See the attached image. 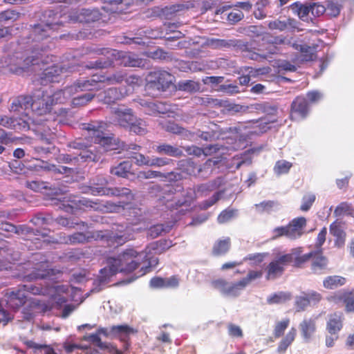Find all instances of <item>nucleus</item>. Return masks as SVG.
Segmentation results:
<instances>
[{"label": "nucleus", "mask_w": 354, "mask_h": 354, "mask_svg": "<svg viewBox=\"0 0 354 354\" xmlns=\"http://www.w3.org/2000/svg\"><path fill=\"white\" fill-rule=\"evenodd\" d=\"M124 75L121 73L113 75V76L105 77L104 76L95 75L91 80L83 81L77 84L67 87L63 91H59L50 95L47 91L42 95L41 98L32 99L30 96H22L12 102V109L15 111H19L17 106H19L21 109H28L31 108L38 114L42 115L49 111L50 106L57 103H64L72 95L77 92L78 89L81 91H92L102 88V84H114L121 82Z\"/></svg>", "instance_id": "1"}, {"label": "nucleus", "mask_w": 354, "mask_h": 354, "mask_svg": "<svg viewBox=\"0 0 354 354\" xmlns=\"http://www.w3.org/2000/svg\"><path fill=\"white\" fill-rule=\"evenodd\" d=\"M162 245V249L169 248L171 243L166 241L151 243L150 246L141 252H138L133 248H129L118 255L117 258H109L107 260L108 268H104L100 270V280L106 281L107 278L115 274L118 272H131L135 270L145 261L149 259L151 250H157L158 245Z\"/></svg>", "instance_id": "2"}, {"label": "nucleus", "mask_w": 354, "mask_h": 354, "mask_svg": "<svg viewBox=\"0 0 354 354\" xmlns=\"http://www.w3.org/2000/svg\"><path fill=\"white\" fill-rule=\"evenodd\" d=\"M6 304L12 309H18L22 305H26L24 311L26 319H30L35 313H44L53 307L52 304H46L36 299H28V296L22 289L8 294Z\"/></svg>", "instance_id": "3"}, {"label": "nucleus", "mask_w": 354, "mask_h": 354, "mask_svg": "<svg viewBox=\"0 0 354 354\" xmlns=\"http://www.w3.org/2000/svg\"><path fill=\"white\" fill-rule=\"evenodd\" d=\"M24 292L26 293H32V295H50L52 299L51 301L48 303L52 304L53 305V301L57 303L58 304H61L66 301V297L62 295V293L67 294L69 291V287L67 286H56L53 287H50L49 288H41L38 284H30V285H24L22 289Z\"/></svg>", "instance_id": "4"}, {"label": "nucleus", "mask_w": 354, "mask_h": 354, "mask_svg": "<svg viewBox=\"0 0 354 354\" xmlns=\"http://www.w3.org/2000/svg\"><path fill=\"white\" fill-rule=\"evenodd\" d=\"M241 283V280L237 283H229L223 279L215 280L212 282L215 288L218 290L223 294L230 297L238 296L241 291L246 287L243 286Z\"/></svg>", "instance_id": "5"}, {"label": "nucleus", "mask_w": 354, "mask_h": 354, "mask_svg": "<svg viewBox=\"0 0 354 354\" xmlns=\"http://www.w3.org/2000/svg\"><path fill=\"white\" fill-rule=\"evenodd\" d=\"M106 124L102 122H95L92 124H88L86 129L88 131V136L95 143L106 145L109 142V138L105 137L103 130L105 129Z\"/></svg>", "instance_id": "6"}, {"label": "nucleus", "mask_w": 354, "mask_h": 354, "mask_svg": "<svg viewBox=\"0 0 354 354\" xmlns=\"http://www.w3.org/2000/svg\"><path fill=\"white\" fill-rule=\"evenodd\" d=\"M306 225V219L303 217H297L292 219L286 225L288 229V238L292 240L297 239L304 234Z\"/></svg>", "instance_id": "7"}, {"label": "nucleus", "mask_w": 354, "mask_h": 354, "mask_svg": "<svg viewBox=\"0 0 354 354\" xmlns=\"http://www.w3.org/2000/svg\"><path fill=\"white\" fill-rule=\"evenodd\" d=\"M308 113V104L304 97H297L292 104L290 117L293 120L304 118Z\"/></svg>", "instance_id": "8"}, {"label": "nucleus", "mask_w": 354, "mask_h": 354, "mask_svg": "<svg viewBox=\"0 0 354 354\" xmlns=\"http://www.w3.org/2000/svg\"><path fill=\"white\" fill-rule=\"evenodd\" d=\"M134 120L131 110L123 107L115 109L113 113V122L122 127H129Z\"/></svg>", "instance_id": "9"}, {"label": "nucleus", "mask_w": 354, "mask_h": 354, "mask_svg": "<svg viewBox=\"0 0 354 354\" xmlns=\"http://www.w3.org/2000/svg\"><path fill=\"white\" fill-rule=\"evenodd\" d=\"M100 334H104L106 336H108L109 335V333L107 332V329L101 328L98 330L97 333L90 335L88 337V339L93 342L94 344L97 345L100 348L106 351L110 354H122V353L113 345L102 343L99 337Z\"/></svg>", "instance_id": "10"}, {"label": "nucleus", "mask_w": 354, "mask_h": 354, "mask_svg": "<svg viewBox=\"0 0 354 354\" xmlns=\"http://www.w3.org/2000/svg\"><path fill=\"white\" fill-rule=\"evenodd\" d=\"M59 24H41L35 26L32 30L34 39L37 41L43 40L44 38L51 35L54 30H56Z\"/></svg>", "instance_id": "11"}, {"label": "nucleus", "mask_w": 354, "mask_h": 354, "mask_svg": "<svg viewBox=\"0 0 354 354\" xmlns=\"http://www.w3.org/2000/svg\"><path fill=\"white\" fill-rule=\"evenodd\" d=\"M299 328L301 337L306 342H309L316 331V320L313 318H305L299 324Z\"/></svg>", "instance_id": "12"}, {"label": "nucleus", "mask_w": 354, "mask_h": 354, "mask_svg": "<svg viewBox=\"0 0 354 354\" xmlns=\"http://www.w3.org/2000/svg\"><path fill=\"white\" fill-rule=\"evenodd\" d=\"M343 315L334 313L329 317L327 322V330L331 335L337 334L342 328Z\"/></svg>", "instance_id": "13"}, {"label": "nucleus", "mask_w": 354, "mask_h": 354, "mask_svg": "<svg viewBox=\"0 0 354 354\" xmlns=\"http://www.w3.org/2000/svg\"><path fill=\"white\" fill-rule=\"evenodd\" d=\"M330 233L336 237L335 245L337 247H342L344 244L346 234L340 223H333L330 226Z\"/></svg>", "instance_id": "14"}, {"label": "nucleus", "mask_w": 354, "mask_h": 354, "mask_svg": "<svg viewBox=\"0 0 354 354\" xmlns=\"http://www.w3.org/2000/svg\"><path fill=\"white\" fill-rule=\"evenodd\" d=\"M292 11L304 21H312L310 15V7L309 4H301L296 3L292 6Z\"/></svg>", "instance_id": "15"}, {"label": "nucleus", "mask_w": 354, "mask_h": 354, "mask_svg": "<svg viewBox=\"0 0 354 354\" xmlns=\"http://www.w3.org/2000/svg\"><path fill=\"white\" fill-rule=\"evenodd\" d=\"M64 68L58 66H52L46 68L42 79L44 82H57L58 76L63 73Z\"/></svg>", "instance_id": "16"}, {"label": "nucleus", "mask_w": 354, "mask_h": 354, "mask_svg": "<svg viewBox=\"0 0 354 354\" xmlns=\"http://www.w3.org/2000/svg\"><path fill=\"white\" fill-rule=\"evenodd\" d=\"M297 330L295 328H291L286 336L279 342L277 351L279 353H284L288 346L293 342L295 339Z\"/></svg>", "instance_id": "17"}, {"label": "nucleus", "mask_w": 354, "mask_h": 354, "mask_svg": "<svg viewBox=\"0 0 354 354\" xmlns=\"http://www.w3.org/2000/svg\"><path fill=\"white\" fill-rule=\"evenodd\" d=\"M346 283V279L339 276H330L324 279L323 286L327 289H335L343 286Z\"/></svg>", "instance_id": "18"}, {"label": "nucleus", "mask_w": 354, "mask_h": 354, "mask_svg": "<svg viewBox=\"0 0 354 354\" xmlns=\"http://www.w3.org/2000/svg\"><path fill=\"white\" fill-rule=\"evenodd\" d=\"M314 254L312 257L313 259V269L315 272H318L319 270L326 268L328 261L319 252H313Z\"/></svg>", "instance_id": "19"}, {"label": "nucleus", "mask_w": 354, "mask_h": 354, "mask_svg": "<svg viewBox=\"0 0 354 354\" xmlns=\"http://www.w3.org/2000/svg\"><path fill=\"white\" fill-rule=\"evenodd\" d=\"M133 329L129 327L127 325H120L112 326L109 334L118 335L120 338L124 339L126 337L130 334H133Z\"/></svg>", "instance_id": "20"}, {"label": "nucleus", "mask_w": 354, "mask_h": 354, "mask_svg": "<svg viewBox=\"0 0 354 354\" xmlns=\"http://www.w3.org/2000/svg\"><path fill=\"white\" fill-rule=\"evenodd\" d=\"M133 329L129 327L127 325H120L112 326L109 334L118 335L120 338L124 339L126 337L130 334H133Z\"/></svg>", "instance_id": "21"}, {"label": "nucleus", "mask_w": 354, "mask_h": 354, "mask_svg": "<svg viewBox=\"0 0 354 354\" xmlns=\"http://www.w3.org/2000/svg\"><path fill=\"white\" fill-rule=\"evenodd\" d=\"M291 299V295L289 292H280L270 295L267 298V302L269 304H282Z\"/></svg>", "instance_id": "22"}, {"label": "nucleus", "mask_w": 354, "mask_h": 354, "mask_svg": "<svg viewBox=\"0 0 354 354\" xmlns=\"http://www.w3.org/2000/svg\"><path fill=\"white\" fill-rule=\"evenodd\" d=\"M230 246L229 238L218 241L213 247V253L215 255H221L227 252Z\"/></svg>", "instance_id": "23"}, {"label": "nucleus", "mask_w": 354, "mask_h": 354, "mask_svg": "<svg viewBox=\"0 0 354 354\" xmlns=\"http://www.w3.org/2000/svg\"><path fill=\"white\" fill-rule=\"evenodd\" d=\"M283 267L277 261H272L268 267L267 279H274L283 271Z\"/></svg>", "instance_id": "24"}, {"label": "nucleus", "mask_w": 354, "mask_h": 354, "mask_svg": "<svg viewBox=\"0 0 354 354\" xmlns=\"http://www.w3.org/2000/svg\"><path fill=\"white\" fill-rule=\"evenodd\" d=\"M131 165L129 162H123L120 163L118 167H115L111 170L113 174L117 175L121 177H127L128 174L130 173Z\"/></svg>", "instance_id": "25"}, {"label": "nucleus", "mask_w": 354, "mask_h": 354, "mask_svg": "<svg viewBox=\"0 0 354 354\" xmlns=\"http://www.w3.org/2000/svg\"><path fill=\"white\" fill-rule=\"evenodd\" d=\"M268 72V69L260 68L257 70L251 69L248 75H242L239 77V83L241 85H247L250 81L251 77H255L259 74H264Z\"/></svg>", "instance_id": "26"}, {"label": "nucleus", "mask_w": 354, "mask_h": 354, "mask_svg": "<svg viewBox=\"0 0 354 354\" xmlns=\"http://www.w3.org/2000/svg\"><path fill=\"white\" fill-rule=\"evenodd\" d=\"M354 211L351 204L344 202L340 203L335 209L334 214L335 216H342L346 214H351Z\"/></svg>", "instance_id": "27"}, {"label": "nucleus", "mask_w": 354, "mask_h": 354, "mask_svg": "<svg viewBox=\"0 0 354 354\" xmlns=\"http://www.w3.org/2000/svg\"><path fill=\"white\" fill-rule=\"evenodd\" d=\"M157 152L160 153H165L171 156H179L181 151L176 147L168 145H162L157 147Z\"/></svg>", "instance_id": "28"}, {"label": "nucleus", "mask_w": 354, "mask_h": 354, "mask_svg": "<svg viewBox=\"0 0 354 354\" xmlns=\"http://www.w3.org/2000/svg\"><path fill=\"white\" fill-rule=\"evenodd\" d=\"M295 305L297 311L304 310L310 305L309 300L306 292H302L301 295L295 297Z\"/></svg>", "instance_id": "29"}, {"label": "nucleus", "mask_w": 354, "mask_h": 354, "mask_svg": "<svg viewBox=\"0 0 354 354\" xmlns=\"http://www.w3.org/2000/svg\"><path fill=\"white\" fill-rule=\"evenodd\" d=\"M290 324V319L288 318L283 319L276 323L274 329V335L275 337H281L285 330L288 327Z\"/></svg>", "instance_id": "30"}, {"label": "nucleus", "mask_w": 354, "mask_h": 354, "mask_svg": "<svg viewBox=\"0 0 354 354\" xmlns=\"http://www.w3.org/2000/svg\"><path fill=\"white\" fill-rule=\"evenodd\" d=\"M298 47H299V50L301 53V60L302 61H310L313 59L315 57L314 54V49L311 47L307 46H301V45H297L296 48L298 49Z\"/></svg>", "instance_id": "31"}, {"label": "nucleus", "mask_w": 354, "mask_h": 354, "mask_svg": "<svg viewBox=\"0 0 354 354\" xmlns=\"http://www.w3.org/2000/svg\"><path fill=\"white\" fill-rule=\"evenodd\" d=\"M292 167V164L286 160H279L277 162L274 171L277 175H281L288 172Z\"/></svg>", "instance_id": "32"}, {"label": "nucleus", "mask_w": 354, "mask_h": 354, "mask_svg": "<svg viewBox=\"0 0 354 354\" xmlns=\"http://www.w3.org/2000/svg\"><path fill=\"white\" fill-rule=\"evenodd\" d=\"M315 195L313 193H307L304 196L301 201L300 209L304 212L308 211L315 201Z\"/></svg>", "instance_id": "33"}, {"label": "nucleus", "mask_w": 354, "mask_h": 354, "mask_svg": "<svg viewBox=\"0 0 354 354\" xmlns=\"http://www.w3.org/2000/svg\"><path fill=\"white\" fill-rule=\"evenodd\" d=\"M292 21L288 19L287 21L275 20L270 21L268 26L272 30H283L288 28V26L292 25Z\"/></svg>", "instance_id": "34"}, {"label": "nucleus", "mask_w": 354, "mask_h": 354, "mask_svg": "<svg viewBox=\"0 0 354 354\" xmlns=\"http://www.w3.org/2000/svg\"><path fill=\"white\" fill-rule=\"evenodd\" d=\"M106 95L104 99L106 103H111V102L119 100L126 95L124 93H118L116 88H110L106 92Z\"/></svg>", "instance_id": "35"}, {"label": "nucleus", "mask_w": 354, "mask_h": 354, "mask_svg": "<svg viewBox=\"0 0 354 354\" xmlns=\"http://www.w3.org/2000/svg\"><path fill=\"white\" fill-rule=\"evenodd\" d=\"M263 274V272L261 270H259V271H255V270H252V271H250L248 274V275L243 278L241 279V285H243V286H247L251 281L255 280V279H259L261 277Z\"/></svg>", "instance_id": "36"}, {"label": "nucleus", "mask_w": 354, "mask_h": 354, "mask_svg": "<svg viewBox=\"0 0 354 354\" xmlns=\"http://www.w3.org/2000/svg\"><path fill=\"white\" fill-rule=\"evenodd\" d=\"M37 50H35L32 52V55L30 57H28L25 59L24 61V64L20 66V68L22 70H25L26 68H28L30 64L35 65V64H39V58L37 57L38 55V53L37 52Z\"/></svg>", "instance_id": "37"}, {"label": "nucleus", "mask_w": 354, "mask_h": 354, "mask_svg": "<svg viewBox=\"0 0 354 354\" xmlns=\"http://www.w3.org/2000/svg\"><path fill=\"white\" fill-rule=\"evenodd\" d=\"M236 211L233 209H225L218 216L217 220L219 223H224L230 221L236 216Z\"/></svg>", "instance_id": "38"}, {"label": "nucleus", "mask_w": 354, "mask_h": 354, "mask_svg": "<svg viewBox=\"0 0 354 354\" xmlns=\"http://www.w3.org/2000/svg\"><path fill=\"white\" fill-rule=\"evenodd\" d=\"M346 312H354V292L346 291L344 299Z\"/></svg>", "instance_id": "39"}, {"label": "nucleus", "mask_w": 354, "mask_h": 354, "mask_svg": "<svg viewBox=\"0 0 354 354\" xmlns=\"http://www.w3.org/2000/svg\"><path fill=\"white\" fill-rule=\"evenodd\" d=\"M19 17V14L14 10H6L0 13V22L15 21Z\"/></svg>", "instance_id": "40"}, {"label": "nucleus", "mask_w": 354, "mask_h": 354, "mask_svg": "<svg viewBox=\"0 0 354 354\" xmlns=\"http://www.w3.org/2000/svg\"><path fill=\"white\" fill-rule=\"evenodd\" d=\"M123 59L124 64L129 66L140 67L142 65V60L138 59L134 55H125Z\"/></svg>", "instance_id": "41"}, {"label": "nucleus", "mask_w": 354, "mask_h": 354, "mask_svg": "<svg viewBox=\"0 0 354 354\" xmlns=\"http://www.w3.org/2000/svg\"><path fill=\"white\" fill-rule=\"evenodd\" d=\"M130 129L131 131L137 134H143L145 133V124L141 120H137L136 122L132 121L131 123Z\"/></svg>", "instance_id": "42"}, {"label": "nucleus", "mask_w": 354, "mask_h": 354, "mask_svg": "<svg viewBox=\"0 0 354 354\" xmlns=\"http://www.w3.org/2000/svg\"><path fill=\"white\" fill-rule=\"evenodd\" d=\"M93 97V95L91 93H86L80 95L77 97L73 98V104L75 106H84L90 102Z\"/></svg>", "instance_id": "43"}, {"label": "nucleus", "mask_w": 354, "mask_h": 354, "mask_svg": "<svg viewBox=\"0 0 354 354\" xmlns=\"http://www.w3.org/2000/svg\"><path fill=\"white\" fill-rule=\"evenodd\" d=\"M346 291H339L334 292L327 297V300L333 304L339 305L344 303Z\"/></svg>", "instance_id": "44"}, {"label": "nucleus", "mask_w": 354, "mask_h": 354, "mask_svg": "<svg viewBox=\"0 0 354 354\" xmlns=\"http://www.w3.org/2000/svg\"><path fill=\"white\" fill-rule=\"evenodd\" d=\"M167 228L164 227L162 225H156L150 227L148 230V234L151 238H156L162 234V232H168Z\"/></svg>", "instance_id": "45"}, {"label": "nucleus", "mask_w": 354, "mask_h": 354, "mask_svg": "<svg viewBox=\"0 0 354 354\" xmlns=\"http://www.w3.org/2000/svg\"><path fill=\"white\" fill-rule=\"evenodd\" d=\"M309 5L310 7V15L312 16V19L315 17H318L322 15L326 11V8L318 3H314Z\"/></svg>", "instance_id": "46"}, {"label": "nucleus", "mask_w": 354, "mask_h": 354, "mask_svg": "<svg viewBox=\"0 0 354 354\" xmlns=\"http://www.w3.org/2000/svg\"><path fill=\"white\" fill-rule=\"evenodd\" d=\"M287 226L277 227L272 231V239H277L281 236H285L288 238Z\"/></svg>", "instance_id": "47"}, {"label": "nucleus", "mask_w": 354, "mask_h": 354, "mask_svg": "<svg viewBox=\"0 0 354 354\" xmlns=\"http://www.w3.org/2000/svg\"><path fill=\"white\" fill-rule=\"evenodd\" d=\"M307 297L309 300L310 305V304H318L322 299V296L320 293L311 290L306 292Z\"/></svg>", "instance_id": "48"}, {"label": "nucleus", "mask_w": 354, "mask_h": 354, "mask_svg": "<svg viewBox=\"0 0 354 354\" xmlns=\"http://www.w3.org/2000/svg\"><path fill=\"white\" fill-rule=\"evenodd\" d=\"M243 17V12L238 9H234L227 15V19L232 23L239 21Z\"/></svg>", "instance_id": "49"}, {"label": "nucleus", "mask_w": 354, "mask_h": 354, "mask_svg": "<svg viewBox=\"0 0 354 354\" xmlns=\"http://www.w3.org/2000/svg\"><path fill=\"white\" fill-rule=\"evenodd\" d=\"M158 82L162 87L167 86L171 82V76L167 72L160 73L158 77Z\"/></svg>", "instance_id": "50"}, {"label": "nucleus", "mask_w": 354, "mask_h": 354, "mask_svg": "<svg viewBox=\"0 0 354 354\" xmlns=\"http://www.w3.org/2000/svg\"><path fill=\"white\" fill-rule=\"evenodd\" d=\"M169 160L165 158H152L149 160L150 167H162L169 164Z\"/></svg>", "instance_id": "51"}, {"label": "nucleus", "mask_w": 354, "mask_h": 354, "mask_svg": "<svg viewBox=\"0 0 354 354\" xmlns=\"http://www.w3.org/2000/svg\"><path fill=\"white\" fill-rule=\"evenodd\" d=\"M179 87L180 89L184 91H192L198 88V84L193 81L189 80L181 82L179 84Z\"/></svg>", "instance_id": "52"}, {"label": "nucleus", "mask_w": 354, "mask_h": 354, "mask_svg": "<svg viewBox=\"0 0 354 354\" xmlns=\"http://www.w3.org/2000/svg\"><path fill=\"white\" fill-rule=\"evenodd\" d=\"M140 79L135 76H129L126 78L125 82L129 85V88L124 92V94L127 95L129 93L133 91V86L138 84Z\"/></svg>", "instance_id": "53"}, {"label": "nucleus", "mask_w": 354, "mask_h": 354, "mask_svg": "<svg viewBox=\"0 0 354 354\" xmlns=\"http://www.w3.org/2000/svg\"><path fill=\"white\" fill-rule=\"evenodd\" d=\"M132 158L135 160L136 163L138 165L149 166L150 158L149 157H146L141 153H138L132 156Z\"/></svg>", "instance_id": "54"}, {"label": "nucleus", "mask_w": 354, "mask_h": 354, "mask_svg": "<svg viewBox=\"0 0 354 354\" xmlns=\"http://www.w3.org/2000/svg\"><path fill=\"white\" fill-rule=\"evenodd\" d=\"M165 286L167 288H174L179 285V279L176 276H172L165 279Z\"/></svg>", "instance_id": "55"}, {"label": "nucleus", "mask_w": 354, "mask_h": 354, "mask_svg": "<svg viewBox=\"0 0 354 354\" xmlns=\"http://www.w3.org/2000/svg\"><path fill=\"white\" fill-rule=\"evenodd\" d=\"M266 254H254L248 256L245 259L252 261V265H258L263 261Z\"/></svg>", "instance_id": "56"}, {"label": "nucleus", "mask_w": 354, "mask_h": 354, "mask_svg": "<svg viewBox=\"0 0 354 354\" xmlns=\"http://www.w3.org/2000/svg\"><path fill=\"white\" fill-rule=\"evenodd\" d=\"M228 330L230 335L232 337H241L243 335L242 330L238 326L230 324L228 326Z\"/></svg>", "instance_id": "57"}, {"label": "nucleus", "mask_w": 354, "mask_h": 354, "mask_svg": "<svg viewBox=\"0 0 354 354\" xmlns=\"http://www.w3.org/2000/svg\"><path fill=\"white\" fill-rule=\"evenodd\" d=\"M165 279L154 277L150 281V286L155 288H165Z\"/></svg>", "instance_id": "58"}, {"label": "nucleus", "mask_w": 354, "mask_h": 354, "mask_svg": "<svg viewBox=\"0 0 354 354\" xmlns=\"http://www.w3.org/2000/svg\"><path fill=\"white\" fill-rule=\"evenodd\" d=\"M114 239L118 245H122L127 241L133 239V236L129 234V232H126L114 236Z\"/></svg>", "instance_id": "59"}, {"label": "nucleus", "mask_w": 354, "mask_h": 354, "mask_svg": "<svg viewBox=\"0 0 354 354\" xmlns=\"http://www.w3.org/2000/svg\"><path fill=\"white\" fill-rule=\"evenodd\" d=\"M313 254H314L313 252H309V253L304 254V255H300L299 257H295V265L299 266L301 264L308 261V260L312 259Z\"/></svg>", "instance_id": "60"}, {"label": "nucleus", "mask_w": 354, "mask_h": 354, "mask_svg": "<svg viewBox=\"0 0 354 354\" xmlns=\"http://www.w3.org/2000/svg\"><path fill=\"white\" fill-rule=\"evenodd\" d=\"M328 10V13L333 16L336 17L339 14L340 8L338 5L334 3H330L328 4L327 8H326V10Z\"/></svg>", "instance_id": "61"}, {"label": "nucleus", "mask_w": 354, "mask_h": 354, "mask_svg": "<svg viewBox=\"0 0 354 354\" xmlns=\"http://www.w3.org/2000/svg\"><path fill=\"white\" fill-rule=\"evenodd\" d=\"M276 260L283 267V266L292 261V254H282L280 255Z\"/></svg>", "instance_id": "62"}, {"label": "nucleus", "mask_w": 354, "mask_h": 354, "mask_svg": "<svg viewBox=\"0 0 354 354\" xmlns=\"http://www.w3.org/2000/svg\"><path fill=\"white\" fill-rule=\"evenodd\" d=\"M27 187L35 192H38L44 187V184L37 181L27 182Z\"/></svg>", "instance_id": "63"}, {"label": "nucleus", "mask_w": 354, "mask_h": 354, "mask_svg": "<svg viewBox=\"0 0 354 354\" xmlns=\"http://www.w3.org/2000/svg\"><path fill=\"white\" fill-rule=\"evenodd\" d=\"M322 94L318 91H310L307 93V97L310 102H315L322 98Z\"/></svg>", "instance_id": "64"}]
</instances>
